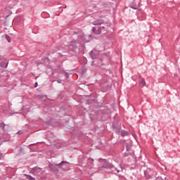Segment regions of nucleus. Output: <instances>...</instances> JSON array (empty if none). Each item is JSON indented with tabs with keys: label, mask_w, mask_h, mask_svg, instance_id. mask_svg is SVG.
Here are the masks:
<instances>
[{
	"label": "nucleus",
	"mask_w": 180,
	"mask_h": 180,
	"mask_svg": "<svg viewBox=\"0 0 180 180\" xmlns=\"http://www.w3.org/2000/svg\"><path fill=\"white\" fill-rule=\"evenodd\" d=\"M92 24L95 26L101 25L103 24V20L101 19L96 20L95 21H93Z\"/></svg>",
	"instance_id": "nucleus-1"
},
{
	"label": "nucleus",
	"mask_w": 180,
	"mask_h": 180,
	"mask_svg": "<svg viewBox=\"0 0 180 180\" xmlns=\"http://www.w3.org/2000/svg\"><path fill=\"white\" fill-rule=\"evenodd\" d=\"M8 60H4L2 63H0V67L3 68H8Z\"/></svg>",
	"instance_id": "nucleus-2"
},
{
	"label": "nucleus",
	"mask_w": 180,
	"mask_h": 180,
	"mask_svg": "<svg viewBox=\"0 0 180 180\" xmlns=\"http://www.w3.org/2000/svg\"><path fill=\"white\" fill-rule=\"evenodd\" d=\"M105 29V27L104 26H102V27H98V30H97V32H96L97 35L101 34V32H102L103 30H104Z\"/></svg>",
	"instance_id": "nucleus-3"
},
{
	"label": "nucleus",
	"mask_w": 180,
	"mask_h": 180,
	"mask_svg": "<svg viewBox=\"0 0 180 180\" xmlns=\"http://www.w3.org/2000/svg\"><path fill=\"white\" fill-rule=\"evenodd\" d=\"M145 85H146V81L142 79L141 81H140L139 86L140 87L143 88L145 86Z\"/></svg>",
	"instance_id": "nucleus-4"
},
{
	"label": "nucleus",
	"mask_w": 180,
	"mask_h": 180,
	"mask_svg": "<svg viewBox=\"0 0 180 180\" xmlns=\"http://www.w3.org/2000/svg\"><path fill=\"white\" fill-rule=\"evenodd\" d=\"M128 133L125 131H121V136L124 137L125 136H127Z\"/></svg>",
	"instance_id": "nucleus-5"
},
{
	"label": "nucleus",
	"mask_w": 180,
	"mask_h": 180,
	"mask_svg": "<svg viewBox=\"0 0 180 180\" xmlns=\"http://www.w3.org/2000/svg\"><path fill=\"white\" fill-rule=\"evenodd\" d=\"M65 164H66V162L63 161V162H61L60 163H59V164L57 165H58V167H61V165H65Z\"/></svg>",
	"instance_id": "nucleus-6"
},
{
	"label": "nucleus",
	"mask_w": 180,
	"mask_h": 180,
	"mask_svg": "<svg viewBox=\"0 0 180 180\" xmlns=\"http://www.w3.org/2000/svg\"><path fill=\"white\" fill-rule=\"evenodd\" d=\"M27 177V179H29V180H34V178H32V176H30L28 175L25 176Z\"/></svg>",
	"instance_id": "nucleus-7"
},
{
	"label": "nucleus",
	"mask_w": 180,
	"mask_h": 180,
	"mask_svg": "<svg viewBox=\"0 0 180 180\" xmlns=\"http://www.w3.org/2000/svg\"><path fill=\"white\" fill-rule=\"evenodd\" d=\"M6 39L7 41H8V43H11V37H10L6 35Z\"/></svg>",
	"instance_id": "nucleus-8"
},
{
	"label": "nucleus",
	"mask_w": 180,
	"mask_h": 180,
	"mask_svg": "<svg viewBox=\"0 0 180 180\" xmlns=\"http://www.w3.org/2000/svg\"><path fill=\"white\" fill-rule=\"evenodd\" d=\"M97 31L96 27H93V32L95 33V34H97Z\"/></svg>",
	"instance_id": "nucleus-9"
},
{
	"label": "nucleus",
	"mask_w": 180,
	"mask_h": 180,
	"mask_svg": "<svg viewBox=\"0 0 180 180\" xmlns=\"http://www.w3.org/2000/svg\"><path fill=\"white\" fill-rule=\"evenodd\" d=\"M37 86H38V83H35V88L37 87Z\"/></svg>",
	"instance_id": "nucleus-10"
},
{
	"label": "nucleus",
	"mask_w": 180,
	"mask_h": 180,
	"mask_svg": "<svg viewBox=\"0 0 180 180\" xmlns=\"http://www.w3.org/2000/svg\"><path fill=\"white\" fill-rule=\"evenodd\" d=\"M126 148H127V150H129V146H126Z\"/></svg>",
	"instance_id": "nucleus-11"
},
{
	"label": "nucleus",
	"mask_w": 180,
	"mask_h": 180,
	"mask_svg": "<svg viewBox=\"0 0 180 180\" xmlns=\"http://www.w3.org/2000/svg\"><path fill=\"white\" fill-rule=\"evenodd\" d=\"M91 58H93V59H96V58L95 56H91Z\"/></svg>",
	"instance_id": "nucleus-12"
},
{
	"label": "nucleus",
	"mask_w": 180,
	"mask_h": 180,
	"mask_svg": "<svg viewBox=\"0 0 180 180\" xmlns=\"http://www.w3.org/2000/svg\"><path fill=\"white\" fill-rule=\"evenodd\" d=\"M58 82L59 84H60V83H61V80H58Z\"/></svg>",
	"instance_id": "nucleus-13"
},
{
	"label": "nucleus",
	"mask_w": 180,
	"mask_h": 180,
	"mask_svg": "<svg viewBox=\"0 0 180 180\" xmlns=\"http://www.w3.org/2000/svg\"><path fill=\"white\" fill-rule=\"evenodd\" d=\"M2 158V154L0 153V160Z\"/></svg>",
	"instance_id": "nucleus-14"
},
{
	"label": "nucleus",
	"mask_w": 180,
	"mask_h": 180,
	"mask_svg": "<svg viewBox=\"0 0 180 180\" xmlns=\"http://www.w3.org/2000/svg\"><path fill=\"white\" fill-rule=\"evenodd\" d=\"M103 33H104V34H106V31H105Z\"/></svg>",
	"instance_id": "nucleus-15"
},
{
	"label": "nucleus",
	"mask_w": 180,
	"mask_h": 180,
	"mask_svg": "<svg viewBox=\"0 0 180 180\" xmlns=\"http://www.w3.org/2000/svg\"><path fill=\"white\" fill-rule=\"evenodd\" d=\"M117 172L119 173V170H117Z\"/></svg>",
	"instance_id": "nucleus-16"
},
{
	"label": "nucleus",
	"mask_w": 180,
	"mask_h": 180,
	"mask_svg": "<svg viewBox=\"0 0 180 180\" xmlns=\"http://www.w3.org/2000/svg\"><path fill=\"white\" fill-rule=\"evenodd\" d=\"M129 143H131V141H128Z\"/></svg>",
	"instance_id": "nucleus-17"
}]
</instances>
